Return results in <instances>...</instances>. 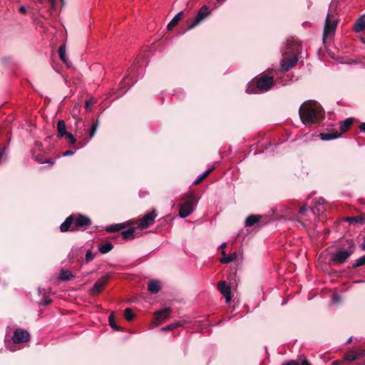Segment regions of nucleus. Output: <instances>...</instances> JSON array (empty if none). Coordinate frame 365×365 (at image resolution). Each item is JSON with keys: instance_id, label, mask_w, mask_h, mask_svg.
<instances>
[{"instance_id": "nucleus-44", "label": "nucleus", "mask_w": 365, "mask_h": 365, "mask_svg": "<svg viewBox=\"0 0 365 365\" xmlns=\"http://www.w3.org/2000/svg\"><path fill=\"white\" fill-rule=\"evenodd\" d=\"M307 208L305 205L302 206L299 210V213L300 215H303L307 211Z\"/></svg>"}, {"instance_id": "nucleus-46", "label": "nucleus", "mask_w": 365, "mask_h": 365, "mask_svg": "<svg viewBox=\"0 0 365 365\" xmlns=\"http://www.w3.org/2000/svg\"><path fill=\"white\" fill-rule=\"evenodd\" d=\"M93 102L91 100H88L86 102V108L88 109L90 106L92 105Z\"/></svg>"}, {"instance_id": "nucleus-7", "label": "nucleus", "mask_w": 365, "mask_h": 365, "mask_svg": "<svg viewBox=\"0 0 365 365\" xmlns=\"http://www.w3.org/2000/svg\"><path fill=\"white\" fill-rule=\"evenodd\" d=\"M157 216L158 214L156 213V210H153L152 211L145 214L137 220V227L142 230L149 227L154 223Z\"/></svg>"}, {"instance_id": "nucleus-42", "label": "nucleus", "mask_w": 365, "mask_h": 365, "mask_svg": "<svg viewBox=\"0 0 365 365\" xmlns=\"http://www.w3.org/2000/svg\"><path fill=\"white\" fill-rule=\"evenodd\" d=\"M74 151L73 150H66V152H64L63 153V156H69V155H72L74 154Z\"/></svg>"}, {"instance_id": "nucleus-51", "label": "nucleus", "mask_w": 365, "mask_h": 365, "mask_svg": "<svg viewBox=\"0 0 365 365\" xmlns=\"http://www.w3.org/2000/svg\"><path fill=\"white\" fill-rule=\"evenodd\" d=\"M19 9V12L20 14H23V5L19 6V9Z\"/></svg>"}, {"instance_id": "nucleus-14", "label": "nucleus", "mask_w": 365, "mask_h": 365, "mask_svg": "<svg viewBox=\"0 0 365 365\" xmlns=\"http://www.w3.org/2000/svg\"><path fill=\"white\" fill-rule=\"evenodd\" d=\"M171 313L170 307L165 308L164 309L158 311L155 313V319L158 322H161L165 319L168 318Z\"/></svg>"}, {"instance_id": "nucleus-55", "label": "nucleus", "mask_w": 365, "mask_h": 365, "mask_svg": "<svg viewBox=\"0 0 365 365\" xmlns=\"http://www.w3.org/2000/svg\"><path fill=\"white\" fill-rule=\"evenodd\" d=\"M352 341V337L349 338L348 340H347V342L346 344H350Z\"/></svg>"}, {"instance_id": "nucleus-16", "label": "nucleus", "mask_w": 365, "mask_h": 365, "mask_svg": "<svg viewBox=\"0 0 365 365\" xmlns=\"http://www.w3.org/2000/svg\"><path fill=\"white\" fill-rule=\"evenodd\" d=\"M57 131H58V136L60 138H62L65 136L68 132L66 131V123L64 120H60L57 123Z\"/></svg>"}, {"instance_id": "nucleus-50", "label": "nucleus", "mask_w": 365, "mask_h": 365, "mask_svg": "<svg viewBox=\"0 0 365 365\" xmlns=\"http://www.w3.org/2000/svg\"><path fill=\"white\" fill-rule=\"evenodd\" d=\"M356 354L358 356V358H359V357L364 356V351H360L358 353H356Z\"/></svg>"}, {"instance_id": "nucleus-1", "label": "nucleus", "mask_w": 365, "mask_h": 365, "mask_svg": "<svg viewBox=\"0 0 365 365\" xmlns=\"http://www.w3.org/2000/svg\"><path fill=\"white\" fill-rule=\"evenodd\" d=\"M299 115L304 125L315 123L322 117V108L317 102L308 101L301 105Z\"/></svg>"}, {"instance_id": "nucleus-56", "label": "nucleus", "mask_w": 365, "mask_h": 365, "mask_svg": "<svg viewBox=\"0 0 365 365\" xmlns=\"http://www.w3.org/2000/svg\"><path fill=\"white\" fill-rule=\"evenodd\" d=\"M51 1V3L53 4V6H54L55 4V1L54 0H49Z\"/></svg>"}, {"instance_id": "nucleus-54", "label": "nucleus", "mask_w": 365, "mask_h": 365, "mask_svg": "<svg viewBox=\"0 0 365 365\" xmlns=\"http://www.w3.org/2000/svg\"><path fill=\"white\" fill-rule=\"evenodd\" d=\"M226 245H227V244H226L225 242H223V243L221 245L220 247L224 248V247H226Z\"/></svg>"}, {"instance_id": "nucleus-30", "label": "nucleus", "mask_w": 365, "mask_h": 365, "mask_svg": "<svg viewBox=\"0 0 365 365\" xmlns=\"http://www.w3.org/2000/svg\"><path fill=\"white\" fill-rule=\"evenodd\" d=\"M108 322H109V324L110 326L115 329V330H120V327H118L115 324V317H114V313L112 312L109 317H108Z\"/></svg>"}, {"instance_id": "nucleus-31", "label": "nucleus", "mask_w": 365, "mask_h": 365, "mask_svg": "<svg viewBox=\"0 0 365 365\" xmlns=\"http://www.w3.org/2000/svg\"><path fill=\"white\" fill-rule=\"evenodd\" d=\"M212 171V169H208L203 174L200 175L194 182L195 185H197L201 182Z\"/></svg>"}, {"instance_id": "nucleus-5", "label": "nucleus", "mask_w": 365, "mask_h": 365, "mask_svg": "<svg viewBox=\"0 0 365 365\" xmlns=\"http://www.w3.org/2000/svg\"><path fill=\"white\" fill-rule=\"evenodd\" d=\"M44 153L45 150L42 143L39 141H36L31 153L33 159L41 164L48 163L50 166H52L54 164V160L45 158Z\"/></svg>"}, {"instance_id": "nucleus-45", "label": "nucleus", "mask_w": 365, "mask_h": 365, "mask_svg": "<svg viewBox=\"0 0 365 365\" xmlns=\"http://www.w3.org/2000/svg\"><path fill=\"white\" fill-rule=\"evenodd\" d=\"M332 299L334 302H338L340 301V297L337 294H333Z\"/></svg>"}, {"instance_id": "nucleus-36", "label": "nucleus", "mask_w": 365, "mask_h": 365, "mask_svg": "<svg viewBox=\"0 0 365 365\" xmlns=\"http://www.w3.org/2000/svg\"><path fill=\"white\" fill-rule=\"evenodd\" d=\"M297 361L298 365H312L306 357H300Z\"/></svg>"}, {"instance_id": "nucleus-10", "label": "nucleus", "mask_w": 365, "mask_h": 365, "mask_svg": "<svg viewBox=\"0 0 365 365\" xmlns=\"http://www.w3.org/2000/svg\"><path fill=\"white\" fill-rule=\"evenodd\" d=\"M109 275H104L103 277L97 280L93 287L90 289V294L96 296L101 292L109 281Z\"/></svg>"}, {"instance_id": "nucleus-39", "label": "nucleus", "mask_w": 365, "mask_h": 365, "mask_svg": "<svg viewBox=\"0 0 365 365\" xmlns=\"http://www.w3.org/2000/svg\"><path fill=\"white\" fill-rule=\"evenodd\" d=\"M65 136L68 138L71 144H74L76 142V138L71 133H68Z\"/></svg>"}, {"instance_id": "nucleus-35", "label": "nucleus", "mask_w": 365, "mask_h": 365, "mask_svg": "<svg viewBox=\"0 0 365 365\" xmlns=\"http://www.w3.org/2000/svg\"><path fill=\"white\" fill-rule=\"evenodd\" d=\"M358 359L356 354H347L344 356V359L346 361H352Z\"/></svg>"}, {"instance_id": "nucleus-48", "label": "nucleus", "mask_w": 365, "mask_h": 365, "mask_svg": "<svg viewBox=\"0 0 365 365\" xmlns=\"http://www.w3.org/2000/svg\"><path fill=\"white\" fill-rule=\"evenodd\" d=\"M77 253H78V250H72L70 255H72V257H74V256L76 255H77Z\"/></svg>"}, {"instance_id": "nucleus-52", "label": "nucleus", "mask_w": 365, "mask_h": 365, "mask_svg": "<svg viewBox=\"0 0 365 365\" xmlns=\"http://www.w3.org/2000/svg\"><path fill=\"white\" fill-rule=\"evenodd\" d=\"M61 274H71V273L67 270H61Z\"/></svg>"}, {"instance_id": "nucleus-34", "label": "nucleus", "mask_w": 365, "mask_h": 365, "mask_svg": "<svg viewBox=\"0 0 365 365\" xmlns=\"http://www.w3.org/2000/svg\"><path fill=\"white\" fill-rule=\"evenodd\" d=\"M97 128H98V123H94L92 124L91 128L88 130V133H89L90 138H93L95 135L96 132L97 130Z\"/></svg>"}, {"instance_id": "nucleus-29", "label": "nucleus", "mask_w": 365, "mask_h": 365, "mask_svg": "<svg viewBox=\"0 0 365 365\" xmlns=\"http://www.w3.org/2000/svg\"><path fill=\"white\" fill-rule=\"evenodd\" d=\"M124 316L127 321L131 322L135 318V314L133 313L131 308H126L124 310Z\"/></svg>"}, {"instance_id": "nucleus-19", "label": "nucleus", "mask_w": 365, "mask_h": 365, "mask_svg": "<svg viewBox=\"0 0 365 365\" xmlns=\"http://www.w3.org/2000/svg\"><path fill=\"white\" fill-rule=\"evenodd\" d=\"M346 222H349L350 224H356V225H362L365 222L364 217L361 216H356V217H349L344 219Z\"/></svg>"}, {"instance_id": "nucleus-17", "label": "nucleus", "mask_w": 365, "mask_h": 365, "mask_svg": "<svg viewBox=\"0 0 365 365\" xmlns=\"http://www.w3.org/2000/svg\"><path fill=\"white\" fill-rule=\"evenodd\" d=\"M365 29V14L359 18L354 25V31L361 32Z\"/></svg>"}, {"instance_id": "nucleus-8", "label": "nucleus", "mask_w": 365, "mask_h": 365, "mask_svg": "<svg viewBox=\"0 0 365 365\" xmlns=\"http://www.w3.org/2000/svg\"><path fill=\"white\" fill-rule=\"evenodd\" d=\"M217 287L221 294L225 297V302L230 303L233 297L231 289L234 287V285L231 283L228 284L224 280H220L218 282Z\"/></svg>"}, {"instance_id": "nucleus-15", "label": "nucleus", "mask_w": 365, "mask_h": 365, "mask_svg": "<svg viewBox=\"0 0 365 365\" xmlns=\"http://www.w3.org/2000/svg\"><path fill=\"white\" fill-rule=\"evenodd\" d=\"M148 289L152 294H157L161 289L160 282L156 279H150L148 284Z\"/></svg>"}, {"instance_id": "nucleus-28", "label": "nucleus", "mask_w": 365, "mask_h": 365, "mask_svg": "<svg viewBox=\"0 0 365 365\" xmlns=\"http://www.w3.org/2000/svg\"><path fill=\"white\" fill-rule=\"evenodd\" d=\"M259 221V218L254 215L248 216L245 220V225L247 226H252Z\"/></svg>"}, {"instance_id": "nucleus-4", "label": "nucleus", "mask_w": 365, "mask_h": 365, "mask_svg": "<svg viewBox=\"0 0 365 365\" xmlns=\"http://www.w3.org/2000/svg\"><path fill=\"white\" fill-rule=\"evenodd\" d=\"M356 250L353 240H347V245L337 249L331 254L330 261L336 264H344Z\"/></svg>"}, {"instance_id": "nucleus-3", "label": "nucleus", "mask_w": 365, "mask_h": 365, "mask_svg": "<svg viewBox=\"0 0 365 365\" xmlns=\"http://www.w3.org/2000/svg\"><path fill=\"white\" fill-rule=\"evenodd\" d=\"M274 86V78L266 75L252 81L248 85L247 92L249 93H262L269 91Z\"/></svg>"}, {"instance_id": "nucleus-58", "label": "nucleus", "mask_w": 365, "mask_h": 365, "mask_svg": "<svg viewBox=\"0 0 365 365\" xmlns=\"http://www.w3.org/2000/svg\"><path fill=\"white\" fill-rule=\"evenodd\" d=\"M293 43V42H289V44H288V45H289V46H291V43Z\"/></svg>"}, {"instance_id": "nucleus-12", "label": "nucleus", "mask_w": 365, "mask_h": 365, "mask_svg": "<svg viewBox=\"0 0 365 365\" xmlns=\"http://www.w3.org/2000/svg\"><path fill=\"white\" fill-rule=\"evenodd\" d=\"M210 14V11H208V6L204 5L202 6L199 11L197 14V16L195 21L192 23V24L189 26V29H192L194 26L197 25L201 21L205 19Z\"/></svg>"}, {"instance_id": "nucleus-47", "label": "nucleus", "mask_w": 365, "mask_h": 365, "mask_svg": "<svg viewBox=\"0 0 365 365\" xmlns=\"http://www.w3.org/2000/svg\"><path fill=\"white\" fill-rule=\"evenodd\" d=\"M343 361L340 360H335L333 361L332 365H342Z\"/></svg>"}, {"instance_id": "nucleus-26", "label": "nucleus", "mask_w": 365, "mask_h": 365, "mask_svg": "<svg viewBox=\"0 0 365 365\" xmlns=\"http://www.w3.org/2000/svg\"><path fill=\"white\" fill-rule=\"evenodd\" d=\"M58 55L61 61L65 63H68L67 58L66 56V46L64 45H61L58 48Z\"/></svg>"}, {"instance_id": "nucleus-41", "label": "nucleus", "mask_w": 365, "mask_h": 365, "mask_svg": "<svg viewBox=\"0 0 365 365\" xmlns=\"http://www.w3.org/2000/svg\"><path fill=\"white\" fill-rule=\"evenodd\" d=\"M30 339V334L24 330V343L27 342Z\"/></svg>"}, {"instance_id": "nucleus-9", "label": "nucleus", "mask_w": 365, "mask_h": 365, "mask_svg": "<svg viewBox=\"0 0 365 365\" xmlns=\"http://www.w3.org/2000/svg\"><path fill=\"white\" fill-rule=\"evenodd\" d=\"M337 21L332 18V16L328 14L326 18L324 33H323V39L328 38L329 36L333 34L336 28Z\"/></svg>"}, {"instance_id": "nucleus-13", "label": "nucleus", "mask_w": 365, "mask_h": 365, "mask_svg": "<svg viewBox=\"0 0 365 365\" xmlns=\"http://www.w3.org/2000/svg\"><path fill=\"white\" fill-rule=\"evenodd\" d=\"M297 61L298 58L296 56H292L288 58H284L282 61V67L283 68L284 70L289 71V69H291L292 68L297 65Z\"/></svg>"}, {"instance_id": "nucleus-18", "label": "nucleus", "mask_w": 365, "mask_h": 365, "mask_svg": "<svg viewBox=\"0 0 365 365\" xmlns=\"http://www.w3.org/2000/svg\"><path fill=\"white\" fill-rule=\"evenodd\" d=\"M182 17V12H178L173 18V19L168 23L167 26L168 30H172L181 20Z\"/></svg>"}, {"instance_id": "nucleus-53", "label": "nucleus", "mask_w": 365, "mask_h": 365, "mask_svg": "<svg viewBox=\"0 0 365 365\" xmlns=\"http://www.w3.org/2000/svg\"><path fill=\"white\" fill-rule=\"evenodd\" d=\"M361 41L365 44V37H361L360 38Z\"/></svg>"}, {"instance_id": "nucleus-24", "label": "nucleus", "mask_w": 365, "mask_h": 365, "mask_svg": "<svg viewBox=\"0 0 365 365\" xmlns=\"http://www.w3.org/2000/svg\"><path fill=\"white\" fill-rule=\"evenodd\" d=\"M125 227V225L124 223L115 224V225H111L110 226L106 227V230L108 232H113L119 231Z\"/></svg>"}, {"instance_id": "nucleus-57", "label": "nucleus", "mask_w": 365, "mask_h": 365, "mask_svg": "<svg viewBox=\"0 0 365 365\" xmlns=\"http://www.w3.org/2000/svg\"><path fill=\"white\" fill-rule=\"evenodd\" d=\"M225 0H217L218 2L220 3H223Z\"/></svg>"}, {"instance_id": "nucleus-33", "label": "nucleus", "mask_w": 365, "mask_h": 365, "mask_svg": "<svg viewBox=\"0 0 365 365\" xmlns=\"http://www.w3.org/2000/svg\"><path fill=\"white\" fill-rule=\"evenodd\" d=\"M182 325V324L180 322H175V323H173V324H170L165 327L163 328V330L164 331H172L175 329H176L177 327H179Z\"/></svg>"}, {"instance_id": "nucleus-25", "label": "nucleus", "mask_w": 365, "mask_h": 365, "mask_svg": "<svg viewBox=\"0 0 365 365\" xmlns=\"http://www.w3.org/2000/svg\"><path fill=\"white\" fill-rule=\"evenodd\" d=\"M341 135V133H338L337 132L335 133H321L319 135L320 138L322 140H330L335 138H339Z\"/></svg>"}, {"instance_id": "nucleus-49", "label": "nucleus", "mask_w": 365, "mask_h": 365, "mask_svg": "<svg viewBox=\"0 0 365 365\" xmlns=\"http://www.w3.org/2000/svg\"><path fill=\"white\" fill-rule=\"evenodd\" d=\"M359 128L361 131L365 132V123H361Z\"/></svg>"}, {"instance_id": "nucleus-32", "label": "nucleus", "mask_w": 365, "mask_h": 365, "mask_svg": "<svg viewBox=\"0 0 365 365\" xmlns=\"http://www.w3.org/2000/svg\"><path fill=\"white\" fill-rule=\"evenodd\" d=\"M365 264V255L357 259L354 263L352 264V267L356 268Z\"/></svg>"}, {"instance_id": "nucleus-27", "label": "nucleus", "mask_w": 365, "mask_h": 365, "mask_svg": "<svg viewBox=\"0 0 365 365\" xmlns=\"http://www.w3.org/2000/svg\"><path fill=\"white\" fill-rule=\"evenodd\" d=\"M76 275H58L56 278L55 283L57 284H60L62 282L70 281L72 280Z\"/></svg>"}, {"instance_id": "nucleus-20", "label": "nucleus", "mask_w": 365, "mask_h": 365, "mask_svg": "<svg viewBox=\"0 0 365 365\" xmlns=\"http://www.w3.org/2000/svg\"><path fill=\"white\" fill-rule=\"evenodd\" d=\"M222 255L223 257L220 259V262L225 264L233 262L237 257L236 253H232L227 255L224 250L222 251Z\"/></svg>"}, {"instance_id": "nucleus-11", "label": "nucleus", "mask_w": 365, "mask_h": 365, "mask_svg": "<svg viewBox=\"0 0 365 365\" xmlns=\"http://www.w3.org/2000/svg\"><path fill=\"white\" fill-rule=\"evenodd\" d=\"M194 210V204L192 200L190 199L180 204L179 209V215L182 218L189 216Z\"/></svg>"}, {"instance_id": "nucleus-21", "label": "nucleus", "mask_w": 365, "mask_h": 365, "mask_svg": "<svg viewBox=\"0 0 365 365\" xmlns=\"http://www.w3.org/2000/svg\"><path fill=\"white\" fill-rule=\"evenodd\" d=\"M353 123V119L351 118H346L345 120L340 123V131L341 133H344L348 130L350 126Z\"/></svg>"}, {"instance_id": "nucleus-2", "label": "nucleus", "mask_w": 365, "mask_h": 365, "mask_svg": "<svg viewBox=\"0 0 365 365\" xmlns=\"http://www.w3.org/2000/svg\"><path fill=\"white\" fill-rule=\"evenodd\" d=\"M91 225V219L81 214H73L68 216L61 225L60 230L62 232L68 231L85 230Z\"/></svg>"}, {"instance_id": "nucleus-43", "label": "nucleus", "mask_w": 365, "mask_h": 365, "mask_svg": "<svg viewBox=\"0 0 365 365\" xmlns=\"http://www.w3.org/2000/svg\"><path fill=\"white\" fill-rule=\"evenodd\" d=\"M296 47L297 48L294 49V52L296 53H299L302 50L301 45L296 43Z\"/></svg>"}, {"instance_id": "nucleus-40", "label": "nucleus", "mask_w": 365, "mask_h": 365, "mask_svg": "<svg viewBox=\"0 0 365 365\" xmlns=\"http://www.w3.org/2000/svg\"><path fill=\"white\" fill-rule=\"evenodd\" d=\"M282 365H298V362L296 360H289L283 362Z\"/></svg>"}, {"instance_id": "nucleus-23", "label": "nucleus", "mask_w": 365, "mask_h": 365, "mask_svg": "<svg viewBox=\"0 0 365 365\" xmlns=\"http://www.w3.org/2000/svg\"><path fill=\"white\" fill-rule=\"evenodd\" d=\"M135 229L134 227H130L126 230L121 232L123 238L124 240L132 239L135 236Z\"/></svg>"}, {"instance_id": "nucleus-6", "label": "nucleus", "mask_w": 365, "mask_h": 365, "mask_svg": "<svg viewBox=\"0 0 365 365\" xmlns=\"http://www.w3.org/2000/svg\"><path fill=\"white\" fill-rule=\"evenodd\" d=\"M23 343V329H16L11 339L6 335L5 344L7 349L11 351H15L20 349V345Z\"/></svg>"}, {"instance_id": "nucleus-22", "label": "nucleus", "mask_w": 365, "mask_h": 365, "mask_svg": "<svg viewBox=\"0 0 365 365\" xmlns=\"http://www.w3.org/2000/svg\"><path fill=\"white\" fill-rule=\"evenodd\" d=\"M113 248V245L111 242H107L104 244H101L98 246V250L102 254H106L110 252Z\"/></svg>"}, {"instance_id": "nucleus-37", "label": "nucleus", "mask_w": 365, "mask_h": 365, "mask_svg": "<svg viewBox=\"0 0 365 365\" xmlns=\"http://www.w3.org/2000/svg\"><path fill=\"white\" fill-rule=\"evenodd\" d=\"M94 255L91 250H88L86 255V262H89L94 258Z\"/></svg>"}, {"instance_id": "nucleus-38", "label": "nucleus", "mask_w": 365, "mask_h": 365, "mask_svg": "<svg viewBox=\"0 0 365 365\" xmlns=\"http://www.w3.org/2000/svg\"><path fill=\"white\" fill-rule=\"evenodd\" d=\"M52 300L48 298V297H44L43 299H42L40 302H39V304L40 305H43V306H46V305H48L51 303Z\"/></svg>"}]
</instances>
